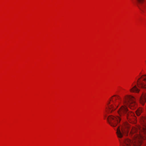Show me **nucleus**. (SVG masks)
Instances as JSON below:
<instances>
[{
  "instance_id": "nucleus-1",
  "label": "nucleus",
  "mask_w": 146,
  "mask_h": 146,
  "mask_svg": "<svg viewBox=\"0 0 146 146\" xmlns=\"http://www.w3.org/2000/svg\"><path fill=\"white\" fill-rule=\"evenodd\" d=\"M124 105L122 106L117 111L119 115L115 117L110 115L108 118V121L109 124L113 127H115L123 119L127 118L130 123H135L136 122L135 116L134 113L130 112L126 105L128 106L132 109L136 107L134 98L131 96L127 97V99L123 102Z\"/></svg>"
},
{
  "instance_id": "nucleus-2",
  "label": "nucleus",
  "mask_w": 146,
  "mask_h": 146,
  "mask_svg": "<svg viewBox=\"0 0 146 146\" xmlns=\"http://www.w3.org/2000/svg\"><path fill=\"white\" fill-rule=\"evenodd\" d=\"M120 100L118 96L114 95L112 97L108 102L107 111L109 112H112L115 110L118 107Z\"/></svg>"
},
{
  "instance_id": "nucleus-3",
  "label": "nucleus",
  "mask_w": 146,
  "mask_h": 146,
  "mask_svg": "<svg viewBox=\"0 0 146 146\" xmlns=\"http://www.w3.org/2000/svg\"><path fill=\"white\" fill-rule=\"evenodd\" d=\"M129 128L130 125L127 123H125L124 126L121 127L118 126L116 129V132L117 137L119 138H121L124 135H127Z\"/></svg>"
},
{
  "instance_id": "nucleus-4",
  "label": "nucleus",
  "mask_w": 146,
  "mask_h": 146,
  "mask_svg": "<svg viewBox=\"0 0 146 146\" xmlns=\"http://www.w3.org/2000/svg\"><path fill=\"white\" fill-rule=\"evenodd\" d=\"M132 87L130 90L131 92L138 93L139 90L137 88L136 84L133 85V83L132 85Z\"/></svg>"
},
{
  "instance_id": "nucleus-5",
  "label": "nucleus",
  "mask_w": 146,
  "mask_h": 146,
  "mask_svg": "<svg viewBox=\"0 0 146 146\" xmlns=\"http://www.w3.org/2000/svg\"><path fill=\"white\" fill-rule=\"evenodd\" d=\"M136 115L137 116L139 115L142 112V110L141 108H140L137 109L135 111Z\"/></svg>"
}]
</instances>
